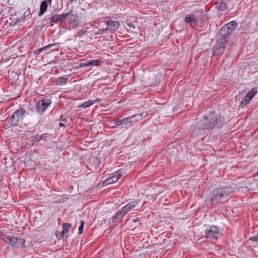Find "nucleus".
Here are the masks:
<instances>
[{
	"label": "nucleus",
	"instance_id": "nucleus-2",
	"mask_svg": "<svg viewBox=\"0 0 258 258\" xmlns=\"http://www.w3.org/2000/svg\"><path fill=\"white\" fill-rule=\"evenodd\" d=\"M234 190V188L231 185L219 187L214 190L210 196V201L212 205H215L220 202L227 200L228 197Z\"/></svg>",
	"mask_w": 258,
	"mask_h": 258
},
{
	"label": "nucleus",
	"instance_id": "nucleus-39",
	"mask_svg": "<svg viewBox=\"0 0 258 258\" xmlns=\"http://www.w3.org/2000/svg\"><path fill=\"white\" fill-rule=\"evenodd\" d=\"M36 140L37 141H39L41 139H40V137H38V138H36Z\"/></svg>",
	"mask_w": 258,
	"mask_h": 258
},
{
	"label": "nucleus",
	"instance_id": "nucleus-8",
	"mask_svg": "<svg viewBox=\"0 0 258 258\" xmlns=\"http://www.w3.org/2000/svg\"><path fill=\"white\" fill-rule=\"evenodd\" d=\"M124 172L121 170H118L114 173L113 175L110 177L103 181V183L106 185L112 184L116 182L123 174Z\"/></svg>",
	"mask_w": 258,
	"mask_h": 258
},
{
	"label": "nucleus",
	"instance_id": "nucleus-32",
	"mask_svg": "<svg viewBox=\"0 0 258 258\" xmlns=\"http://www.w3.org/2000/svg\"><path fill=\"white\" fill-rule=\"evenodd\" d=\"M249 240L252 241H258V233L257 235L249 238Z\"/></svg>",
	"mask_w": 258,
	"mask_h": 258
},
{
	"label": "nucleus",
	"instance_id": "nucleus-30",
	"mask_svg": "<svg viewBox=\"0 0 258 258\" xmlns=\"http://www.w3.org/2000/svg\"><path fill=\"white\" fill-rule=\"evenodd\" d=\"M87 32L86 30L85 31H79L77 32V35L79 37H82L83 36H84L85 34Z\"/></svg>",
	"mask_w": 258,
	"mask_h": 258
},
{
	"label": "nucleus",
	"instance_id": "nucleus-20",
	"mask_svg": "<svg viewBox=\"0 0 258 258\" xmlns=\"http://www.w3.org/2000/svg\"><path fill=\"white\" fill-rule=\"evenodd\" d=\"M124 215L122 214V213H121L120 211H118V213L115 215H114L112 218V220L113 222H120L122 219V218L123 217Z\"/></svg>",
	"mask_w": 258,
	"mask_h": 258
},
{
	"label": "nucleus",
	"instance_id": "nucleus-26",
	"mask_svg": "<svg viewBox=\"0 0 258 258\" xmlns=\"http://www.w3.org/2000/svg\"><path fill=\"white\" fill-rule=\"evenodd\" d=\"M256 93V91L253 89L250 90L246 96L251 100V98L255 95Z\"/></svg>",
	"mask_w": 258,
	"mask_h": 258
},
{
	"label": "nucleus",
	"instance_id": "nucleus-19",
	"mask_svg": "<svg viewBox=\"0 0 258 258\" xmlns=\"http://www.w3.org/2000/svg\"><path fill=\"white\" fill-rule=\"evenodd\" d=\"M100 101V100L99 99H97L94 100L93 101L92 100H88V101L84 102V103H83L81 105V106L84 108H86L90 107L94 103L99 102Z\"/></svg>",
	"mask_w": 258,
	"mask_h": 258
},
{
	"label": "nucleus",
	"instance_id": "nucleus-22",
	"mask_svg": "<svg viewBox=\"0 0 258 258\" xmlns=\"http://www.w3.org/2000/svg\"><path fill=\"white\" fill-rule=\"evenodd\" d=\"M70 20L71 21V24L74 27L78 26L80 23L78 16H75L73 18H70Z\"/></svg>",
	"mask_w": 258,
	"mask_h": 258
},
{
	"label": "nucleus",
	"instance_id": "nucleus-42",
	"mask_svg": "<svg viewBox=\"0 0 258 258\" xmlns=\"http://www.w3.org/2000/svg\"><path fill=\"white\" fill-rule=\"evenodd\" d=\"M130 27H132L133 29H135V26H134V25H132V26L131 25H129Z\"/></svg>",
	"mask_w": 258,
	"mask_h": 258
},
{
	"label": "nucleus",
	"instance_id": "nucleus-17",
	"mask_svg": "<svg viewBox=\"0 0 258 258\" xmlns=\"http://www.w3.org/2000/svg\"><path fill=\"white\" fill-rule=\"evenodd\" d=\"M114 123L116 125H120L122 124H124L126 125H130V123L129 122L128 117H126V118H124L120 119V120H114Z\"/></svg>",
	"mask_w": 258,
	"mask_h": 258
},
{
	"label": "nucleus",
	"instance_id": "nucleus-34",
	"mask_svg": "<svg viewBox=\"0 0 258 258\" xmlns=\"http://www.w3.org/2000/svg\"><path fill=\"white\" fill-rule=\"evenodd\" d=\"M107 30V28L104 29H99L98 32H97V34H103L106 32V31Z\"/></svg>",
	"mask_w": 258,
	"mask_h": 258
},
{
	"label": "nucleus",
	"instance_id": "nucleus-43",
	"mask_svg": "<svg viewBox=\"0 0 258 258\" xmlns=\"http://www.w3.org/2000/svg\"><path fill=\"white\" fill-rule=\"evenodd\" d=\"M256 175L258 176V171L256 173Z\"/></svg>",
	"mask_w": 258,
	"mask_h": 258
},
{
	"label": "nucleus",
	"instance_id": "nucleus-16",
	"mask_svg": "<svg viewBox=\"0 0 258 258\" xmlns=\"http://www.w3.org/2000/svg\"><path fill=\"white\" fill-rule=\"evenodd\" d=\"M48 6V4L46 3L45 2L42 1L41 3L39 12L38 14L39 16H41L43 15V14L46 11Z\"/></svg>",
	"mask_w": 258,
	"mask_h": 258
},
{
	"label": "nucleus",
	"instance_id": "nucleus-29",
	"mask_svg": "<svg viewBox=\"0 0 258 258\" xmlns=\"http://www.w3.org/2000/svg\"><path fill=\"white\" fill-rule=\"evenodd\" d=\"M58 79L59 81V84H66L67 83V81L68 80V79L67 78L59 77Z\"/></svg>",
	"mask_w": 258,
	"mask_h": 258
},
{
	"label": "nucleus",
	"instance_id": "nucleus-35",
	"mask_svg": "<svg viewBox=\"0 0 258 258\" xmlns=\"http://www.w3.org/2000/svg\"><path fill=\"white\" fill-rule=\"evenodd\" d=\"M89 62H85V63H82L80 64V67H89Z\"/></svg>",
	"mask_w": 258,
	"mask_h": 258
},
{
	"label": "nucleus",
	"instance_id": "nucleus-15",
	"mask_svg": "<svg viewBox=\"0 0 258 258\" xmlns=\"http://www.w3.org/2000/svg\"><path fill=\"white\" fill-rule=\"evenodd\" d=\"M224 46L223 44L221 43L220 45L215 46L213 48V53L214 55H219L224 51Z\"/></svg>",
	"mask_w": 258,
	"mask_h": 258
},
{
	"label": "nucleus",
	"instance_id": "nucleus-4",
	"mask_svg": "<svg viewBox=\"0 0 258 258\" xmlns=\"http://www.w3.org/2000/svg\"><path fill=\"white\" fill-rule=\"evenodd\" d=\"M51 102L50 99L46 98H43L42 99L39 100L36 104L37 112L39 114H43L51 104Z\"/></svg>",
	"mask_w": 258,
	"mask_h": 258
},
{
	"label": "nucleus",
	"instance_id": "nucleus-7",
	"mask_svg": "<svg viewBox=\"0 0 258 258\" xmlns=\"http://www.w3.org/2000/svg\"><path fill=\"white\" fill-rule=\"evenodd\" d=\"M73 12L71 10L68 13L62 14L61 15L55 14L52 16L50 18V22L57 23L58 22H63Z\"/></svg>",
	"mask_w": 258,
	"mask_h": 258
},
{
	"label": "nucleus",
	"instance_id": "nucleus-11",
	"mask_svg": "<svg viewBox=\"0 0 258 258\" xmlns=\"http://www.w3.org/2000/svg\"><path fill=\"white\" fill-rule=\"evenodd\" d=\"M138 204V201H133L126 205L121 210L122 215H125L132 209L135 208Z\"/></svg>",
	"mask_w": 258,
	"mask_h": 258
},
{
	"label": "nucleus",
	"instance_id": "nucleus-40",
	"mask_svg": "<svg viewBox=\"0 0 258 258\" xmlns=\"http://www.w3.org/2000/svg\"><path fill=\"white\" fill-rule=\"evenodd\" d=\"M59 126H64V124L63 123H61V122H60V123H59Z\"/></svg>",
	"mask_w": 258,
	"mask_h": 258
},
{
	"label": "nucleus",
	"instance_id": "nucleus-12",
	"mask_svg": "<svg viewBox=\"0 0 258 258\" xmlns=\"http://www.w3.org/2000/svg\"><path fill=\"white\" fill-rule=\"evenodd\" d=\"M106 24L107 26V29H109L111 30H116L119 26V23L117 21H107Z\"/></svg>",
	"mask_w": 258,
	"mask_h": 258
},
{
	"label": "nucleus",
	"instance_id": "nucleus-41",
	"mask_svg": "<svg viewBox=\"0 0 258 258\" xmlns=\"http://www.w3.org/2000/svg\"><path fill=\"white\" fill-rule=\"evenodd\" d=\"M77 1V0H70V3H73V2H76V1Z\"/></svg>",
	"mask_w": 258,
	"mask_h": 258
},
{
	"label": "nucleus",
	"instance_id": "nucleus-31",
	"mask_svg": "<svg viewBox=\"0 0 258 258\" xmlns=\"http://www.w3.org/2000/svg\"><path fill=\"white\" fill-rule=\"evenodd\" d=\"M55 235L57 239H60L64 235L63 233L61 232L59 233L58 231L55 232Z\"/></svg>",
	"mask_w": 258,
	"mask_h": 258
},
{
	"label": "nucleus",
	"instance_id": "nucleus-38",
	"mask_svg": "<svg viewBox=\"0 0 258 258\" xmlns=\"http://www.w3.org/2000/svg\"><path fill=\"white\" fill-rule=\"evenodd\" d=\"M62 117H63L62 116H61L60 120H61L62 121H66V118H62Z\"/></svg>",
	"mask_w": 258,
	"mask_h": 258
},
{
	"label": "nucleus",
	"instance_id": "nucleus-37",
	"mask_svg": "<svg viewBox=\"0 0 258 258\" xmlns=\"http://www.w3.org/2000/svg\"><path fill=\"white\" fill-rule=\"evenodd\" d=\"M140 220L139 218H137L133 221L134 223H135L136 222H139Z\"/></svg>",
	"mask_w": 258,
	"mask_h": 258
},
{
	"label": "nucleus",
	"instance_id": "nucleus-13",
	"mask_svg": "<svg viewBox=\"0 0 258 258\" xmlns=\"http://www.w3.org/2000/svg\"><path fill=\"white\" fill-rule=\"evenodd\" d=\"M237 26V24L235 21H231L227 24H225L223 27V30H224V29H226L228 32H229L231 34L233 32L234 29Z\"/></svg>",
	"mask_w": 258,
	"mask_h": 258
},
{
	"label": "nucleus",
	"instance_id": "nucleus-10",
	"mask_svg": "<svg viewBox=\"0 0 258 258\" xmlns=\"http://www.w3.org/2000/svg\"><path fill=\"white\" fill-rule=\"evenodd\" d=\"M148 113L146 111H144L141 113L136 114L134 115L128 117V118L130 123V125H132L133 123L141 120L142 119V118L146 117Z\"/></svg>",
	"mask_w": 258,
	"mask_h": 258
},
{
	"label": "nucleus",
	"instance_id": "nucleus-36",
	"mask_svg": "<svg viewBox=\"0 0 258 258\" xmlns=\"http://www.w3.org/2000/svg\"><path fill=\"white\" fill-rule=\"evenodd\" d=\"M44 2H45L46 3H48L50 5H51V2H52V0H44L43 1Z\"/></svg>",
	"mask_w": 258,
	"mask_h": 258
},
{
	"label": "nucleus",
	"instance_id": "nucleus-18",
	"mask_svg": "<svg viewBox=\"0 0 258 258\" xmlns=\"http://www.w3.org/2000/svg\"><path fill=\"white\" fill-rule=\"evenodd\" d=\"M223 30V27L220 29L219 35L221 36V39L222 40H225L228 36H229L231 33L228 32V31L226 29H224Z\"/></svg>",
	"mask_w": 258,
	"mask_h": 258
},
{
	"label": "nucleus",
	"instance_id": "nucleus-21",
	"mask_svg": "<svg viewBox=\"0 0 258 258\" xmlns=\"http://www.w3.org/2000/svg\"><path fill=\"white\" fill-rule=\"evenodd\" d=\"M56 45H57V43H55L47 45L45 46L44 47H43L40 48L39 49H38L37 52H35V54H36L37 53L39 54V53H41L42 51H45V50L51 48L52 47H53L54 46H56Z\"/></svg>",
	"mask_w": 258,
	"mask_h": 258
},
{
	"label": "nucleus",
	"instance_id": "nucleus-5",
	"mask_svg": "<svg viewBox=\"0 0 258 258\" xmlns=\"http://www.w3.org/2000/svg\"><path fill=\"white\" fill-rule=\"evenodd\" d=\"M206 237L211 239L217 240L221 237L219 228L216 226L209 227L206 230Z\"/></svg>",
	"mask_w": 258,
	"mask_h": 258
},
{
	"label": "nucleus",
	"instance_id": "nucleus-14",
	"mask_svg": "<svg viewBox=\"0 0 258 258\" xmlns=\"http://www.w3.org/2000/svg\"><path fill=\"white\" fill-rule=\"evenodd\" d=\"M216 9L220 12H223L228 9V6L226 3L223 1H220L215 3Z\"/></svg>",
	"mask_w": 258,
	"mask_h": 258
},
{
	"label": "nucleus",
	"instance_id": "nucleus-9",
	"mask_svg": "<svg viewBox=\"0 0 258 258\" xmlns=\"http://www.w3.org/2000/svg\"><path fill=\"white\" fill-rule=\"evenodd\" d=\"M184 22L186 23H190V26H197L199 22V18L197 16L196 12L192 14L187 15L184 18Z\"/></svg>",
	"mask_w": 258,
	"mask_h": 258
},
{
	"label": "nucleus",
	"instance_id": "nucleus-3",
	"mask_svg": "<svg viewBox=\"0 0 258 258\" xmlns=\"http://www.w3.org/2000/svg\"><path fill=\"white\" fill-rule=\"evenodd\" d=\"M25 113V110L24 108L16 110L9 119V123L11 126L17 125L24 118Z\"/></svg>",
	"mask_w": 258,
	"mask_h": 258
},
{
	"label": "nucleus",
	"instance_id": "nucleus-1",
	"mask_svg": "<svg viewBox=\"0 0 258 258\" xmlns=\"http://www.w3.org/2000/svg\"><path fill=\"white\" fill-rule=\"evenodd\" d=\"M224 121L223 118L221 116L217 117L214 113H211L206 116L198 121L195 126L194 127V132L197 130L202 131L207 130L209 128L215 127L220 128Z\"/></svg>",
	"mask_w": 258,
	"mask_h": 258
},
{
	"label": "nucleus",
	"instance_id": "nucleus-23",
	"mask_svg": "<svg viewBox=\"0 0 258 258\" xmlns=\"http://www.w3.org/2000/svg\"><path fill=\"white\" fill-rule=\"evenodd\" d=\"M257 187V183L256 182H249L247 184L246 188L249 190H253Z\"/></svg>",
	"mask_w": 258,
	"mask_h": 258
},
{
	"label": "nucleus",
	"instance_id": "nucleus-6",
	"mask_svg": "<svg viewBox=\"0 0 258 258\" xmlns=\"http://www.w3.org/2000/svg\"><path fill=\"white\" fill-rule=\"evenodd\" d=\"M7 242L17 248H22L24 246L25 240L23 238H19L17 237L9 236L7 237Z\"/></svg>",
	"mask_w": 258,
	"mask_h": 258
},
{
	"label": "nucleus",
	"instance_id": "nucleus-25",
	"mask_svg": "<svg viewBox=\"0 0 258 258\" xmlns=\"http://www.w3.org/2000/svg\"><path fill=\"white\" fill-rule=\"evenodd\" d=\"M250 101V99L246 96H245L243 100L240 102V106L242 107H244L245 105L248 104Z\"/></svg>",
	"mask_w": 258,
	"mask_h": 258
},
{
	"label": "nucleus",
	"instance_id": "nucleus-33",
	"mask_svg": "<svg viewBox=\"0 0 258 258\" xmlns=\"http://www.w3.org/2000/svg\"><path fill=\"white\" fill-rule=\"evenodd\" d=\"M40 139L41 140H43L44 141H47L48 140V136H47V134H44V135H42L41 136H40Z\"/></svg>",
	"mask_w": 258,
	"mask_h": 258
},
{
	"label": "nucleus",
	"instance_id": "nucleus-24",
	"mask_svg": "<svg viewBox=\"0 0 258 258\" xmlns=\"http://www.w3.org/2000/svg\"><path fill=\"white\" fill-rule=\"evenodd\" d=\"M71 224H68V223H63L62 224V227L63 228V230L62 231V232L64 234L65 233H67L69 230L71 228Z\"/></svg>",
	"mask_w": 258,
	"mask_h": 258
},
{
	"label": "nucleus",
	"instance_id": "nucleus-27",
	"mask_svg": "<svg viewBox=\"0 0 258 258\" xmlns=\"http://www.w3.org/2000/svg\"><path fill=\"white\" fill-rule=\"evenodd\" d=\"M88 62L89 66H96L99 64L100 60L98 59H93Z\"/></svg>",
	"mask_w": 258,
	"mask_h": 258
},
{
	"label": "nucleus",
	"instance_id": "nucleus-28",
	"mask_svg": "<svg viewBox=\"0 0 258 258\" xmlns=\"http://www.w3.org/2000/svg\"><path fill=\"white\" fill-rule=\"evenodd\" d=\"M84 221L83 220H81L80 221V225L79 227V234H81L83 233V229H84Z\"/></svg>",
	"mask_w": 258,
	"mask_h": 258
}]
</instances>
